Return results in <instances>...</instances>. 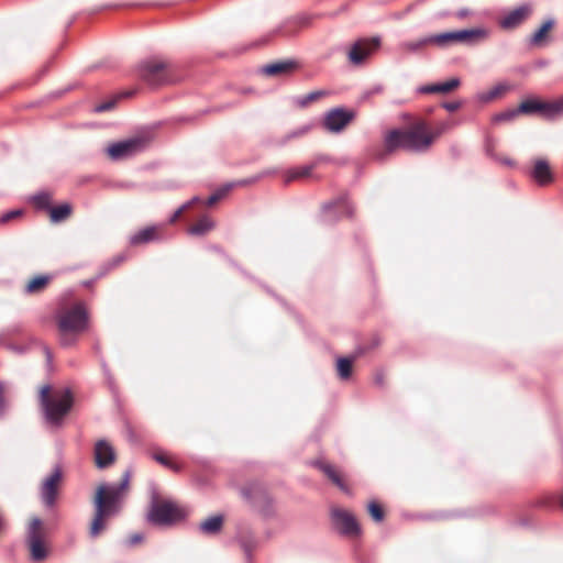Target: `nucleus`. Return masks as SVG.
<instances>
[{
	"instance_id": "1",
	"label": "nucleus",
	"mask_w": 563,
	"mask_h": 563,
	"mask_svg": "<svg viewBox=\"0 0 563 563\" xmlns=\"http://www.w3.org/2000/svg\"><path fill=\"white\" fill-rule=\"evenodd\" d=\"M49 386H43L40 390V401L45 420L53 427H59L63 419L70 411L74 397L69 388L55 389L49 395Z\"/></svg>"
},
{
	"instance_id": "2",
	"label": "nucleus",
	"mask_w": 563,
	"mask_h": 563,
	"mask_svg": "<svg viewBox=\"0 0 563 563\" xmlns=\"http://www.w3.org/2000/svg\"><path fill=\"white\" fill-rule=\"evenodd\" d=\"M88 325V314L82 303L63 311L58 318V329L63 344H70Z\"/></svg>"
},
{
	"instance_id": "3",
	"label": "nucleus",
	"mask_w": 563,
	"mask_h": 563,
	"mask_svg": "<svg viewBox=\"0 0 563 563\" xmlns=\"http://www.w3.org/2000/svg\"><path fill=\"white\" fill-rule=\"evenodd\" d=\"M185 512L172 500L158 501L152 495L145 514V520L153 526H172L185 518Z\"/></svg>"
},
{
	"instance_id": "4",
	"label": "nucleus",
	"mask_w": 563,
	"mask_h": 563,
	"mask_svg": "<svg viewBox=\"0 0 563 563\" xmlns=\"http://www.w3.org/2000/svg\"><path fill=\"white\" fill-rule=\"evenodd\" d=\"M150 144L146 136H133L108 144V157L113 161H124L143 153Z\"/></svg>"
},
{
	"instance_id": "5",
	"label": "nucleus",
	"mask_w": 563,
	"mask_h": 563,
	"mask_svg": "<svg viewBox=\"0 0 563 563\" xmlns=\"http://www.w3.org/2000/svg\"><path fill=\"white\" fill-rule=\"evenodd\" d=\"M168 64L162 59H144L137 65L140 78L147 85L156 87L168 80Z\"/></svg>"
},
{
	"instance_id": "6",
	"label": "nucleus",
	"mask_w": 563,
	"mask_h": 563,
	"mask_svg": "<svg viewBox=\"0 0 563 563\" xmlns=\"http://www.w3.org/2000/svg\"><path fill=\"white\" fill-rule=\"evenodd\" d=\"M131 481V470L122 474L118 484L108 483V518L120 514L124 505L125 494Z\"/></svg>"
},
{
	"instance_id": "7",
	"label": "nucleus",
	"mask_w": 563,
	"mask_h": 563,
	"mask_svg": "<svg viewBox=\"0 0 563 563\" xmlns=\"http://www.w3.org/2000/svg\"><path fill=\"white\" fill-rule=\"evenodd\" d=\"M356 117V112L345 107H335L324 113L323 126L333 134L341 133Z\"/></svg>"
},
{
	"instance_id": "8",
	"label": "nucleus",
	"mask_w": 563,
	"mask_h": 563,
	"mask_svg": "<svg viewBox=\"0 0 563 563\" xmlns=\"http://www.w3.org/2000/svg\"><path fill=\"white\" fill-rule=\"evenodd\" d=\"M332 527L342 536H358L361 527L353 514L341 509L332 508L330 511Z\"/></svg>"
},
{
	"instance_id": "9",
	"label": "nucleus",
	"mask_w": 563,
	"mask_h": 563,
	"mask_svg": "<svg viewBox=\"0 0 563 563\" xmlns=\"http://www.w3.org/2000/svg\"><path fill=\"white\" fill-rule=\"evenodd\" d=\"M488 30L484 26L472 29L445 31L446 47L453 43L474 46L488 37Z\"/></svg>"
},
{
	"instance_id": "10",
	"label": "nucleus",
	"mask_w": 563,
	"mask_h": 563,
	"mask_svg": "<svg viewBox=\"0 0 563 563\" xmlns=\"http://www.w3.org/2000/svg\"><path fill=\"white\" fill-rule=\"evenodd\" d=\"M534 12V5L530 1H522L509 10L498 22L504 30H514L528 20Z\"/></svg>"
},
{
	"instance_id": "11",
	"label": "nucleus",
	"mask_w": 563,
	"mask_h": 563,
	"mask_svg": "<svg viewBox=\"0 0 563 563\" xmlns=\"http://www.w3.org/2000/svg\"><path fill=\"white\" fill-rule=\"evenodd\" d=\"M426 129L424 122H418L412 129L407 130V152L422 153L430 147L433 135L426 134Z\"/></svg>"
},
{
	"instance_id": "12",
	"label": "nucleus",
	"mask_w": 563,
	"mask_h": 563,
	"mask_svg": "<svg viewBox=\"0 0 563 563\" xmlns=\"http://www.w3.org/2000/svg\"><path fill=\"white\" fill-rule=\"evenodd\" d=\"M93 506L95 516L89 528L91 538L98 537L106 525V484L98 486L93 498Z\"/></svg>"
},
{
	"instance_id": "13",
	"label": "nucleus",
	"mask_w": 563,
	"mask_h": 563,
	"mask_svg": "<svg viewBox=\"0 0 563 563\" xmlns=\"http://www.w3.org/2000/svg\"><path fill=\"white\" fill-rule=\"evenodd\" d=\"M351 216L352 210L345 198L339 197L333 201L325 202L322 206V221L327 224H334L342 214Z\"/></svg>"
},
{
	"instance_id": "14",
	"label": "nucleus",
	"mask_w": 563,
	"mask_h": 563,
	"mask_svg": "<svg viewBox=\"0 0 563 563\" xmlns=\"http://www.w3.org/2000/svg\"><path fill=\"white\" fill-rule=\"evenodd\" d=\"M62 471L56 467L44 481L41 486V497L46 506H53L57 495V486L62 481Z\"/></svg>"
},
{
	"instance_id": "15",
	"label": "nucleus",
	"mask_w": 563,
	"mask_h": 563,
	"mask_svg": "<svg viewBox=\"0 0 563 563\" xmlns=\"http://www.w3.org/2000/svg\"><path fill=\"white\" fill-rule=\"evenodd\" d=\"M384 145L387 153H394L399 148L407 151V130L389 131L384 137Z\"/></svg>"
},
{
	"instance_id": "16",
	"label": "nucleus",
	"mask_w": 563,
	"mask_h": 563,
	"mask_svg": "<svg viewBox=\"0 0 563 563\" xmlns=\"http://www.w3.org/2000/svg\"><path fill=\"white\" fill-rule=\"evenodd\" d=\"M238 543L244 552L245 559L250 562L252 560V553L260 545V540L253 532V530L245 528L240 531L238 536Z\"/></svg>"
},
{
	"instance_id": "17",
	"label": "nucleus",
	"mask_w": 563,
	"mask_h": 563,
	"mask_svg": "<svg viewBox=\"0 0 563 563\" xmlns=\"http://www.w3.org/2000/svg\"><path fill=\"white\" fill-rule=\"evenodd\" d=\"M311 129L310 124H305L292 131L287 132L282 136H274L268 139L265 144L271 147L280 148L284 147L289 141L298 139L307 134Z\"/></svg>"
},
{
	"instance_id": "18",
	"label": "nucleus",
	"mask_w": 563,
	"mask_h": 563,
	"mask_svg": "<svg viewBox=\"0 0 563 563\" xmlns=\"http://www.w3.org/2000/svg\"><path fill=\"white\" fill-rule=\"evenodd\" d=\"M311 465L321 471L340 490L350 494L349 487L341 479L332 464L321 460H314L311 462Z\"/></svg>"
},
{
	"instance_id": "19",
	"label": "nucleus",
	"mask_w": 563,
	"mask_h": 563,
	"mask_svg": "<svg viewBox=\"0 0 563 563\" xmlns=\"http://www.w3.org/2000/svg\"><path fill=\"white\" fill-rule=\"evenodd\" d=\"M461 85V80L457 77H452L443 82H434L422 85L417 88L419 93H448Z\"/></svg>"
},
{
	"instance_id": "20",
	"label": "nucleus",
	"mask_w": 563,
	"mask_h": 563,
	"mask_svg": "<svg viewBox=\"0 0 563 563\" xmlns=\"http://www.w3.org/2000/svg\"><path fill=\"white\" fill-rule=\"evenodd\" d=\"M298 67L296 59H280L266 64L262 68V73L267 76H276L280 74H289Z\"/></svg>"
},
{
	"instance_id": "21",
	"label": "nucleus",
	"mask_w": 563,
	"mask_h": 563,
	"mask_svg": "<svg viewBox=\"0 0 563 563\" xmlns=\"http://www.w3.org/2000/svg\"><path fill=\"white\" fill-rule=\"evenodd\" d=\"M159 239L156 225H148L140 229L129 236V243L133 246L147 244Z\"/></svg>"
},
{
	"instance_id": "22",
	"label": "nucleus",
	"mask_w": 563,
	"mask_h": 563,
	"mask_svg": "<svg viewBox=\"0 0 563 563\" xmlns=\"http://www.w3.org/2000/svg\"><path fill=\"white\" fill-rule=\"evenodd\" d=\"M531 177L541 186L552 183L553 174L549 163L543 158L537 159L531 172Z\"/></svg>"
},
{
	"instance_id": "23",
	"label": "nucleus",
	"mask_w": 563,
	"mask_h": 563,
	"mask_svg": "<svg viewBox=\"0 0 563 563\" xmlns=\"http://www.w3.org/2000/svg\"><path fill=\"white\" fill-rule=\"evenodd\" d=\"M365 41L357 40L347 52V59L352 65H361L371 54L372 48L365 45Z\"/></svg>"
},
{
	"instance_id": "24",
	"label": "nucleus",
	"mask_w": 563,
	"mask_h": 563,
	"mask_svg": "<svg viewBox=\"0 0 563 563\" xmlns=\"http://www.w3.org/2000/svg\"><path fill=\"white\" fill-rule=\"evenodd\" d=\"M555 18L553 15H548L541 24L531 33L529 37L530 45H539L542 41H544L548 36V33L554 27Z\"/></svg>"
},
{
	"instance_id": "25",
	"label": "nucleus",
	"mask_w": 563,
	"mask_h": 563,
	"mask_svg": "<svg viewBox=\"0 0 563 563\" xmlns=\"http://www.w3.org/2000/svg\"><path fill=\"white\" fill-rule=\"evenodd\" d=\"M255 503L258 506L260 512L264 517H273L275 514L274 510V499L273 497L263 488H260L255 492L254 495Z\"/></svg>"
},
{
	"instance_id": "26",
	"label": "nucleus",
	"mask_w": 563,
	"mask_h": 563,
	"mask_svg": "<svg viewBox=\"0 0 563 563\" xmlns=\"http://www.w3.org/2000/svg\"><path fill=\"white\" fill-rule=\"evenodd\" d=\"M355 355H345L335 357V372L341 380H347L353 374V363Z\"/></svg>"
},
{
	"instance_id": "27",
	"label": "nucleus",
	"mask_w": 563,
	"mask_h": 563,
	"mask_svg": "<svg viewBox=\"0 0 563 563\" xmlns=\"http://www.w3.org/2000/svg\"><path fill=\"white\" fill-rule=\"evenodd\" d=\"M398 47L407 56H422L427 48L421 36L402 41L399 43Z\"/></svg>"
},
{
	"instance_id": "28",
	"label": "nucleus",
	"mask_w": 563,
	"mask_h": 563,
	"mask_svg": "<svg viewBox=\"0 0 563 563\" xmlns=\"http://www.w3.org/2000/svg\"><path fill=\"white\" fill-rule=\"evenodd\" d=\"M223 522V515L216 514L202 520L199 523V530L205 534H216L222 529Z\"/></svg>"
},
{
	"instance_id": "29",
	"label": "nucleus",
	"mask_w": 563,
	"mask_h": 563,
	"mask_svg": "<svg viewBox=\"0 0 563 563\" xmlns=\"http://www.w3.org/2000/svg\"><path fill=\"white\" fill-rule=\"evenodd\" d=\"M539 114L547 120H554L563 114V104L559 100L553 102L540 101Z\"/></svg>"
},
{
	"instance_id": "30",
	"label": "nucleus",
	"mask_w": 563,
	"mask_h": 563,
	"mask_svg": "<svg viewBox=\"0 0 563 563\" xmlns=\"http://www.w3.org/2000/svg\"><path fill=\"white\" fill-rule=\"evenodd\" d=\"M27 541L32 560L42 561L47 556V549L42 540V537H33V539Z\"/></svg>"
},
{
	"instance_id": "31",
	"label": "nucleus",
	"mask_w": 563,
	"mask_h": 563,
	"mask_svg": "<svg viewBox=\"0 0 563 563\" xmlns=\"http://www.w3.org/2000/svg\"><path fill=\"white\" fill-rule=\"evenodd\" d=\"M71 213V207L68 203H63L49 209V218L53 223H58L66 220Z\"/></svg>"
},
{
	"instance_id": "32",
	"label": "nucleus",
	"mask_w": 563,
	"mask_h": 563,
	"mask_svg": "<svg viewBox=\"0 0 563 563\" xmlns=\"http://www.w3.org/2000/svg\"><path fill=\"white\" fill-rule=\"evenodd\" d=\"M508 85L506 84H497L496 86H494L489 91H486V92H478L476 95V99L479 101V102H483V103H488L490 102L493 99L497 98L501 92L508 90Z\"/></svg>"
},
{
	"instance_id": "33",
	"label": "nucleus",
	"mask_w": 563,
	"mask_h": 563,
	"mask_svg": "<svg viewBox=\"0 0 563 563\" xmlns=\"http://www.w3.org/2000/svg\"><path fill=\"white\" fill-rule=\"evenodd\" d=\"M540 101L541 100H538L534 98L525 99L517 107V112H519V114H527V115L539 113Z\"/></svg>"
},
{
	"instance_id": "34",
	"label": "nucleus",
	"mask_w": 563,
	"mask_h": 563,
	"mask_svg": "<svg viewBox=\"0 0 563 563\" xmlns=\"http://www.w3.org/2000/svg\"><path fill=\"white\" fill-rule=\"evenodd\" d=\"M214 227V222L209 217H202L188 232L191 235L200 236Z\"/></svg>"
},
{
	"instance_id": "35",
	"label": "nucleus",
	"mask_w": 563,
	"mask_h": 563,
	"mask_svg": "<svg viewBox=\"0 0 563 563\" xmlns=\"http://www.w3.org/2000/svg\"><path fill=\"white\" fill-rule=\"evenodd\" d=\"M235 186L234 181L225 183L218 189H216L207 199V206H212L220 199L224 198L225 195Z\"/></svg>"
},
{
	"instance_id": "36",
	"label": "nucleus",
	"mask_w": 563,
	"mask_h": 563,
	"mask_svg": "<svg viewBox=\"0 0 563 563\" xmlns=\"http://www.w3.org/2000/svg\"><path fill=\"white\" fill-rule=\"evenodd\" d=\"M366 510H367V514L369 515V517L372 518V520L376 523L382 522L385 518V511H384L383 507L380 506L379 503H377L374 499L368 501V504L366 506Z\"/></svg>"
},
{
	"instance_id": "37",
	"label": "nucleus",
	"mask_w": 563,
	"mask_h": 563,
	"mask_svg": "<svg viewBox=\"0 0 563 563\" xmlns=\"http://www.w3.org/2000/svg\"><path fill=\"white\" fill-rule=\"evenodd\" d=\"M423 42H424V45L426 47L428 45H431V44H434L441 48H444L446 47V35H445V31L444 32H441V33H435V34H427V35H423L421 36Z\"/></svg>"
},
{
	"instance_id": "38",
	"label": "nucleus",
	"mask_w": 563,
	"mask_h": 563,
	"mask_svg": "<svg viewBox=\"0 0 563 563\" xmlns=\"http://www.w3.org/2000/svg\"><path fill=\"white\" fill-rule=\"evenodd\" d=\"M48 280H49L48 276H45V275L35 276L26 284L25 289L27 292L40 291L47 285Z\"/></svg>"
},
{
	"instance_id": "39",
	"label": "nucleus",
	"mask_w": 563,
	"mask_h": 563,
	"mask_svg": "<svg viewBox=\"0 0 563 563\" xmlns=\"http://www.w3.org/2000/svg\"><path fill=\"white\" fill-rule=\"evenodd\" d=\"M95 460L99 468L106 467V440H99L96 444Z\"/></svg>"
},
{
	"instance_id": "40",
	"label": "nucleus",
	"mask_w": 563,
	"mask_h": 563,
	"mask_svg": "<svg viewBox=\"0 0 563 563\" xmlns=\"http://www.w3.org/2000/svg\"><path fill=\"white\" fill-rule=\"evenodd\" d=\"M328 95L325 90H314L298 99L297 103L299 107H306L309 102L317 100L320 97H324Z\"/></svg>"
},
{
	"instance_id": "41",
	"label": "nucleus",
	"mask_w": 563,
	"mask_h": 563,
	"mask_svg": "<svg viewBox=\"0 0 563 563\" xmlns=\"http://www.w3.org/2000/svg\"><path fill=\"white\" fill-rule=\"evenodd\" d=\"M134 93V90H124L111 98L108 97V111L112 110L121 100L132 97Z\"/></svg>"
},
{
	"instance_id": "42",
	"label": "nucleus",
	"mask_w": 563,
	"mask_h": 563,
	"mask_svg": "<svg viewBox=\"0 0 563 563\" xmlns=\"http://www.w3.org/2000/svg\"><path fill=\"white\" fill-rule=\"evenodd\" d=\"M518 114L519 112H517V108L507 109L503 112L495 114L493 120L494 122H509L512 121Z\"/></svg>"
},
{
	"instance_id": "43",
	"label": "nucleus",
	"mask_w": 563,
	"mask_h": 563,
	"mask_svg": "<svg viewBox=\"0 0 563 563\" xmlns=\"http://www.w3.org/2000/svg\"><path fill=\"white\" fill-rule=\"evenodd\" d=\"M313 165H306L300 167L299 169L291 170L288 175L287 181H291L294 179L300 178V177H307L310 176Z\"/></svg>"
},
{
	"instance_id": "44",
	"label": "nucleus",
	"mask_w": 563,
	"mask_h": 563,
	"mask_svg": "<svg viewBox=\"0 0 563 563\" xmlns=\"http://www.w3.org/2000/svg\"><path fill=\"white\" fill-rule=\"evenodd\" d=\"M41 527L42 521L38 518L32 519L27 530V540L33 539V537L41 538Z\"/></svg>"
},
{
	"instance_id": "45",
	"label": "nucleus",
	"mask_w": 563,
	"mask_h": 563,
	"mask_svg": "<svg viewBox=\"0 0 563 563\" xmlns=\"http://www.w3.org/2000/svg\"><path fill=\"white\" fill-rule=\"evenodd\" d=\"M9 394V387L0 383V417L7 411V395Z\"/></svg>"
},
{
	"instance_id": "46",
	"label": "nucleus",
	"mask_w": 563,
	"mask_h": 563,
	"mask_svg": "<svg viewBox=\"0 0 563 563\" xmlns=\"http://www.w3.org/2000/svg\"><path fill=\"white\" fill-rule=\"evenodd\" d=\"M153 459L158 462L159 464L166 466V467H169L176 472H178L180 470L179 465L173 463L172 461H169L165 455L163 454H154L153 455Z\"/></svg>"
},
{
	"instance_id": "47",
	"label": "nucleus",
	"mask_w": 563,
	"mask_h": 563,
	"mask_svg": "<svg viewBox=\"0 0 563 563\" xmlns=\"http://www.w3.org/2000/svg\"><path fill=\"white\" fill-rule=\"evenodd\" d=\"M35 205L40 208H46L49 205L51 198L47 194H38L33 197Z\"/></svg>"
},
{
	"instance_id": "48",
	"label": "nucleus",
	"mask_w": 563,
	"mask_h": 563,
	"mask_svg": "<svg viewBox=\"0 0 563 563\" xmlns=\"http://www.w3.org/2000/svg\"><path fill=\"white\" fill-rule=\"evenodd\" d=\"M126 257H128V255L125 252H122V253L113 256L110 261H108V269L110 267L119 266L121 263H123L126 260Z\"/></svg>"
},
{
	"instance_id": "49",
	"label": "nucleus",
	"mask_w": 563,
	"mask_h": 563,
	"mask_svg": "<svg viewBox=\"0 0 563 563\" xmlns=\"http://www.w3.org/2000/svg\"><path fill=\"white\" fill-rule=\"evenodd\" d=\"M365 41V45L372 48V52L380 46L382 38L379 35L372 36L371 38H362Z\"/></svg>"
},
{
	"instance_id": "50",
	"label": "nucleus",
	"mask_w": 563,
	"mask_h": 563,
	"mask_svg": "<svg viewBox=\"0 0 563 563\" xmlns=\"http://www.w3.org/2000/svg\"><path fill=\"white\" fill-rule=\"evenodd\" d=\"M21 214H22V210H19V209L5 212L0 217V222H2V223L8 222L16 217H20Z\"/></svg>"
},
{
	"instance_id": "51",
	"label": "nucleus",
	"mask_w": 563,
	"mask_h": 563,
	"mask_svg": "<svg viewBox=\"0 0 563 563\" xmlns=\"http://www.w3.org/2000/svg\"><path fill=\"white\" fill-rule=\"evenodd\" d=\"M461 106H462L461 101H449V102H443L442 103V108H444L449 112L456 111L457 109L461 108Z\"/></svg>"
},
{
	"instance_id": "52",
	"label": "nucleus",
	"mask_w": 563,
	"mask_h": 563,
	"mask_svg": "<svg viewBox=\"0 0 563 563\" xmlns=\"http://www.w3.org/2000/svg\"><path fill=\"white\" fill-rule=\"evenodd\" d=\"M143 539H144V534L142 532H134V533L130 534L128 542L130 545H135V544L142 542Z\"/></svg>"
},
{
	"instance_id": "53",
	"label": "nucleus",
	"mask_w": 563,
	"mask_h": 563,
	"mask_svg": "<svg viewBox=\"0 0 563 563\" xmlns=\"http://www.w3.org/2000/svg\"><path fill=\"white\" fill-rule=\"evenodd\" d=\"M277 172L276 168H268V169H264L262 170L260 174L255 175L252 177V180H258L261 179L262 177H265V176H268V175H272V174H275Z\"/></svg>"
},
{
	"instance_id": "54",
	"label": "nucleus",
	"mask_w": 563,
	"mask_h": 563,
	"mask_svg": "<svg viewBox=\"0 0 563 563\" xmlns=\"http://www.w3.org/2000/svg\"><path fill=\"white\" fill-rule=\"evenodd\" d=\"M472 10H470L468 8H461L456 11L455 15L456 18L459 19H465L470 15H472Z\"/></svg>"
},
{
	"instance_id": "55",
	"label": "nucleus",
	"mask_w": 563,
	"mask_h": 563,
	"mask_svg": "<svg viewBox=\"0 0 563 563\" xmlns=\"http://www.w3.org/2000/svg\"><path fill=\"white\" fill-rule=\"evenodd\" d=\"M117 459L114 448L108 443V466L112 464Z\"/></svg>"
},
{
	"instance_id": "56",
	"label": "nucleus",
	"mask_w": 563,
	"mask_h": 563,
	"mask_svg": "<svg viewBox=\"0 0 563 563\" xmlns=\"http://www.w3.org/2000/svg\"><path fill=\"white\" fill-rule=\"evenodd\" d=\"M384 373L383 371H378L375 374L374 380L377 385L383 386L384 385Z\"/></svg>"
},
{
	"instance_id": "57",
	"label": "nucleus",
	"mask_w": 563,
	"mask_h": 563,
	"mask_svg": "<svg viewBox=\"0 0 563 563\" xmlns=\"http://www.w3.org/2000/svg\"><path fill=\"white\" fill-rule=\"evenodd\" d=\"M180 214H181V213H180L179 211H177V210H176V211L172 214V217L169 218V222H170V223H174V222H175V221L180 217Z\"/></svg>"
},
{
	"instance_id": "58",
	"label": "nucleus",
	"mask_w": 563,
	"mask_h": 563,
	"mask_svg": "<svg viewBox=\"0 0 563 563\" xmlns=\"http://www.w3.org/2000/svg\"><path fill=\"white\" fill-rule=\"evenodd\" d=\"M190 207V202H185L184 205H181L177 211H179L180 213H183L187 208Z\"/></svg>"
},
{
	"instance_id": "59",
	"label": "nucleus",
	"mask_w": 563,
	"mask_h": 563,
	"mask_svg": "<svg viewBox=\"0 0 563 563\" xmlns=\"http://www.w3.org/2000/svg\"><path fill=\"white\" fill-rule=\"evenodd\" d=\"M448 15H449V12H448V11L439 12V13L437 14V19H443V18H445V16H448Z\"/></svg>"
},
{
	"instance_id": "60",
	"label": "nucleus",
	"mask_w": 563,
	"mask_h": 563,
	"mask_svg": "<svg viewBox=\"0 0 563 563\" xmlns=\"http://www.w3.org/2000/svg\"><path fill=\"white\" fill-rule=\"evenodd\" d=\"M255 180H252V177L251 178H247V179H243L240 181L241 185H247V184H252L254 183Z\"/></svg>"
},
{
	"instance_id": "61",
	"label": "nucleus",
	"mask_w": 563,
	"mask_h": 563,
	"mask_svg": "<svg viewBox=\"0 0 563 563\" xmlns=\"http://www.w3.org/2000/svg\"><path fill=\"white\" fill-rule=\"evenodd\" d=\"M198 201H200V198L198 196H195L188 202H190V206H191L192 203H196Z\"/></svg>"
},
{
	"instance_id": "62",
	"label": "nucleus",
	"mask_w": 563,
	"mask_h": 563,
	"mask_svg": "<svg viewBox=\"0 0 563 563\" xmlns=\"http://www.w3.org/2000/svg\"><path fill=\"white\" fill-rule=\"evenodd\" d=\"M382 90H383V87H382L380 85L375 86V87L373 88V92H375V93H378V92H380Z\"/></svg>"
},
{
	"instance_id": "63",
	"label": "nucleus",
	"mask_w": 563,
	"mask_h": 563,
	"mask_svg": "<svg viewBox=\"0 0 563 563\" xmlns=\"http://www.w3.org/2000/svg\"><path fill=\"white\" fill-rule=\"evenodd\" d=\"M96 110H97V111H103V110H106V104H104V103H102V104L98 106V107L96 108Z\"/></svg>"
},
{
	"instance_id": "64",
	"label": "nucleus",
	"mask_w": 563,
	"mask_h": 563,
	"mask_svg": "<svg viewBox=\"0 0 563 563\" xmlns=\"http://www.w3.org/2000/svg\"><path fill=\"white\" fill-rule=\"evenodd\" d=\"M504 163L507 164V165H512V161L509 159V158L505 159Z\"/></svg>"
}]
</instances>
